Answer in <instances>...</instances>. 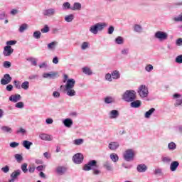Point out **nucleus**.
I'll list each match as a JSON object with an SVG mask.
<instances>
[{"mask_svg":"<svg viewBox=\"0 0 182 182\" xmlns=\"http://www.w3.org/2000/svg\"><path fill=\"white\" fill-rule=\"evenodd\" d=\"M63 82V83H65L64 85V92L65 95L69 96V97H73V96H76V90L74 89L75 85H76V80H75L73 78L69 79L68 75H64Z\"/></svg>","mask_w":182,"mask_h":182,"instance_id":"f257e3e1","label":"nucleus"},{"mask_svg":"<svg viewBox=\"0 0 182 182\" xmlns=\"http://www.w3.org/2000/svg\"><path fill=\"white\" fill-rule=\"evenodd\" d=\"M98 168L99 166L97 165V161L91 160L88 161L87 164L84 165L82 170H84V171H90V170H92L94 176H99L101 171L97 169Z\"/></svg>","mask_w":182,"mask_h":182,"instance_id":"f03ea898","label":"nucleus"},{"mask_svg":"<svg viewBox=\"0 0 182 182\" xmlns=\"http://www.w3.org/2000/svg\"><path fill=\"white\" fill-rule=\"evenodd\" d=\"M122 99L124 102L130 103V102H134L137 99V94L134 90H127L122 94Z\"/></svg>","mask_w":182,"mask_h":182,"instance_id":"7ed1b4c3","label":"nucleus"},{"mask_svg":"<svg viewBox=\"0 0 182 182\" xmlns=\"http://www.w3.org/2000/svg\"><path fill=\"white\" fill-rule=\"evenodd\" d=\"M107 26V24L106 23H97L91 26L89 31L92 35H97L99 32H102Z\"/></svg>","mask_w":182,"mask_h":182,"instance_id":"20e7f679","label":"nucleus"},{"mask_svg":"<svg viewBox=\"0 0 182 182\" xmlns=\"http://www.w3.org/2000/svg\"><path fill=\"white\" fill-rule=\"evenodd\" d=\"M134 156H136V151L133 149H127L124 154V160L125 161H133L134 160Z\"/></svg>","mask_w":182,"mask_h":182,"instance_id":"39448f33","label":"nucleus"},{"mask_svg":"<svg viewBox=\"0 0 182 182\" xmlns=\"http://www.w3.org/2000/svg\"><path fill=\"white\" fill-rule=\"evenodd\" d=\"M137 93L141 99H145L149 96V87L144 85H141L137 90Z\"/></svg>","mask_w":182,"mask_h":182,"instance_id":"423d86ee","label":"nucleus"},{"mask_svg":"<svg viewBox=\"0 0 182 182\" xmlns=\"http://www.w3.org/2000/svg\"><path fill=\"white\" fill-rule=\"evenodd\" d=\"M154 38H156V39H158L159 41H160V42H161L163 41H167L168 38V34H167V33L164 31H159L155 33Z\"/></svg>","mask_w":182,"mask_h":182,"instance_id":"0eeeda50","label":"nucleus"},{"mask_svg":"<svg viewBox=\"0 0 182 182\" xmlns=\"http://www.w3.org/2000/svg\"><path fill=\"white\" fill-rule=\"evenodd\" d=\"M43 16L47 18H51V16H55L56 15V9L55 8H48L43 11Z\"/></svg>","mask_w":182,"mask_h":182,"instance_id":"6e6552de","label":"nucleus"},{"mask_svg":"<svg viewBox=\"0 0 182 182\" xmlns=\"http://www.w3.org/2000/svg\"><path fill=\"white\" fill-rule=\"evenodd\" d=\"M173 99L176 100L174 106L175 107H182V95L181 94L175 93L173 95Z\"/></svg>","mask_w":182,"mask_h":182,"instance_id":"1a4fd4ad","label":"nucleus"},{"mask_svg":"<svg viewBox=\"0 0 182 182\" xmlns=\"http://www.w3.org/2000/svg\"><path fill=\"white\" fill-rule=\"evenodd\" d=\"M55 173L58 176H65V174L68 173V167L58 166L55 168Z\"/></svg>","mask_w":182,"mask_h":182,"instance_id":"9d476101","label":"nucleus"},{"mask_svg":"<svg viewBox=\"0 0 182 182\" xmlns=\"http://www.w3.org/2000/svg\"><path fill=\"white\" fill-rule=\"evenodd\" d=\"M73 161L75 164H80L83 162V155L81 153L75 154L73 157Z\"/></svg>","mask_w":182,"mask_h":182,"instance_id":"9b49d317","label":"nucleus"},{"mask_svg":"<svg viewBox=\"0 0 182 182\" xmlns=\"http://www.w3.org/2000/svg\"><path fill=\"white\" fill-rule=\"evenodd\" d=\"M11 82H12V77L9 74H5L1 80V85L5 86V85H9Z\"/></svg>","mask_w":182,"mask_h":182,"instance_id":"f8f14e48","label":"nucleus"},{"mask_svg":"<svg viewBox=\"0 0 182 182\" xmlns=\"http://www.w3.org/2000/svg\"><path fill=\"white\" fill-rule=\"evenodd\" d=\"M108 116L111 120H116L120 116V113L117 109H112L109 112Z\"/></svg>","mask_w":182,"mask_h":182,"instance_id":"ddd939ff","label":"nucleus"},{"mask_svg":"<svg viewBox=\"0 0 182 182\" xmlns=\"http://www.w3.org/2000/svg\"><path fill=\"white\" fill-rule=\"evenodd\" d=\"M14 53V48L11 46H6L4 47L3 50L4 56H11Z\"/></svg>","mask_w":182,"mask_h":182,"instance_id":"4468645a","label":"nucleus"},{"mask_svg":"<svg viewBox=\"0 0 182 182\" xmlns=\"http://www.w3.org/2000/svg\"><path fill=\"white\" fill-rule=\"evenodd\" d=\"M39 138L45 141H52L53 140V136L48 134H41Z\"/></svg>","mask_w":182,"mask_h":182,"instance_id":"2eb2a0df","label":"nucleus"},{"mask_svg":"<svg viewBox=\"0 0 182 182\" xmlns=\"http://www.w3.org/2000/svg\"><path fill=\"white\" fill-rule=\"evenodd\" d=\"M63 124H64L65 127L70 129L73 126V120L70 118H66L63 120Z\"/></svg>","mask_w":182,"mask_h":182,"instance_id":"dca6fc26","label":"nucleus"},{"mask_svg":"<svg viewBox=\"0 0 182 182\" xmlns=\"http://www.w3.org/2000/svg\"><path fill=\"white\" fill-rule=\"evenodd\" d=\"M138 173H146L147 171V166L144 164H140L136 166Z\"/></svg>","mask_w":182,"mask_h":182,"instance_id":"f3484780","label":"nucleus"},{"mask_svg":"<svg viewBox=\"0 0 182 182\" xmlns=\"http://www.w3.org/2000/svg\"><path fill=\"white\" fill-rule=\"evenodd\" d=\"M22 99V97L19 94H16L14 95H11L9 97L10 102H13L14 103H16L17 102H19Z\"/></svg>","mask_w":182,"mask_h":182,"instance_id":"a211bd4d","label":"nucleus"},{"mask_svg":"<svg viewBox=\"0 0 182 182\" xmlns=\"http://www.w3.org/2000/svg\"><path fill=\"white\" fill-rule=\"evenodd\" d=\"M119 142L117 141H112L108 145V149H109V150H117V149H119Z\"/></svg>","mask_w":182,"mask_h":182,"instance_id":"6ab92c4d","label":"nucleus"},{"mask_svg":"<svg viewBox=\"0 0 182 182\" xmlns=\"http://www.w3.org/2000/svg\"><path fill=\"white\" fill-rule=\"evenodd\" d=\"M130 103L131 107H133L134 109H138V107H140L141 106V101L139 100H135L132 102H130Z\"/></svg>","mask_w":182,"mask_h":182,"instance_id":"aec40b11","label":"nucleus"},{"mask_svg":"<svg viewBox=\"0 0 182 182\" xmlns=\"http://www.w3.org/2000/svg\"><path fill=\"white\" fill-rule=\"evenodd\" d=\"M178 166H180V163L178 161H172L170 165L171 171H176L177 168H178Z\"/></svg>","mask_w":182,"mask_h":182,"instance_id":"412c9836","label":"nucleus"},{"mask_svg":"<svg viewBox=\"0 0 182 182\" xmlns=\"http://www.w3.org/2000/svg\"><path fill=\"white\" fill-rule=\"evenodd\" d=\"M104 102L106 105H112L116 103V99L112 96H108L105 98Z\"/></svg>","mask_w":182,"mask_h":182,"instance_id":"4be33fe9","label":"nucleus"},{"mask_svg":"<svg viewBox=\"0 0 182 182\" xmlns=\"http://www.w3.org/2000/svg\"><path fill=\"white\" fill-rule=\"evenodd\" d=\"M56 46H58V42L53 41L47 45V49L48 50L53 51L55 49H56Z\"/></svg>","mask_w":182,"mask_h":182,"instance_id":"5701e85b","label":"nucleus"},{"mask_svg":"<svg viewBox=\"0 0 182 182\" xmlns=\"http://www.w3.org/2000/svg\"><path fill=\"white\" fill-rule=\"evenodd\" d=\"M82 4L80 2H75L73 6L71 7V11H81Z\"/></svg>","mask_w":182,"mask_h":182,"instance_id":"b1692460","label":"nucleus"},{"mask_svg":"<svg viewBox=\"0 0 182 182\" xmlns=\"http://www.w3.org/2000/svg\"><path fill=\"white\" fill-rule=\"evenodd\" d=\"M161 161L164 164H170L173 161V159L170 156H165L161 157Z\"/></svg>","mask_w":182,"mask_h":182,"instance_id":"393cba45","label":"nucleus"},{"mask_svg":"<svg viewBox=\"0 0 182 182\" xmlns=\"http://www.w3.org/2000/svg\"><path fill=\"white\" fill-rule=\"evenodd\" d=\"M103 166L108 171H113V166L110 162H109V161H105Z\"/></svg>","mask_w":182,"mask_h":182,"instance_id":"a878e982","label":"nucleus"},{"mask_svg":"<svg viewBox=\"0 0 182 182\" xmlns=\"http://www.w3.org/2000/svg\"><path fill=\"white\" fill-rule=\"evenodd\" d=\"M111 75L112 76V79H114V80H117L120 77V72H119V70H117L112 71L111 73Z\"/></svg>","mask_w":182,"mask_h":182,"instance_id":"bb28decb","label":"nucleus"},{"mask_svg":"<svg viewBox=\"0 0 182 182\" xmlns=\"http://www.w3.org/2000/svg\"><path fill=\"white\" fill-rule=\"evenodd\" d=\"M134 32L141 33V32H143V27L141 25L135 24L134 26Z\"/></svg>","mask_w":182,"mask_h":182,"instance_id":"cd10ccee","label":"nucleus"},{"mask_svg":"<svg viewBox=\"0 0 182 182\" xmlns=\"http://www.w3.org/2000/svg\"><path fill=\"white\" fill-rule=\"evenodd\" d=\"M32 144H33L28 140L23 141V143H22V145L25 149H26V150H29Z\"/></svg>","mask_w":182,"mask_h":182,"instance_id":"c85d7f7f","label":"nucleus"},{"mask_svg":"<svg viewBox=\"0 0 182 182\" xmlns=\"http://www.w3.org/2000/svg\"><path fill=\"white\" fill-rule=\"evenodd\" d=\"M154 112H156V109L151 108L149 111H147L145 113L144 117L146 119H150V117L151 116V114H153L154 113Z\"/></svg>","mask_w":182,"mask_h":182,"instance_id":"c756f323","label":"nucleus"},{"mask_svg":"<svg viewBox=\"0 0 182 182\" xmlns=\"http://www.w3.org/2000/svg\"><path fill=\"white\" fill-rule=\"evenodd\" d=\"M109 157L113 163H117V161H119V156L117 154L112 153L110 154Z\"/></svg>","mask_w":182,"mask_h":182,"instance_id":"7c9ffc66","label":"nucleus"},{"mask_svg":"<svg viewBox=\"0 0 182 182\" xmlns=\"http://www.w3.org/2000/svg\"><path fill=\"white\" fill-rule=\"evenodd\" d=\"M82 72L83 73H85V75H87L88 76H90L93 74L92 70H90V68H89L88 67L82 68Z\"/></svg>","mask_w":182,"mask_h":182,"instance_id":"2f4dec72","label":"nucleus"},{"mask_svg":"<svg viewBox=\"0 0 182 182\" xmlns=\"http://www.w3.org/2000/svg\"><path fill=\"white\" fill-rule=\"evenodd\" d=\"M63 11H68L69 9H72V7L70 6V3L66 1L63 4L62 6Z\"/></svg>","mask_w":182,"mask_h":182,"instance_id":"473e14b6","label":"nucleus"},{"mask_svg":"<svg viewBox=\"0 0 182 182\" xmlns=\"http://www.w3.org/2000/svg\"><path fill=\"white\" fill-rule=\"evenodd\" d=\"M28 28V24L23 23L21 26H20L18 28V32H20V33H23V32H25V31H26Z\"/></svg>","mask_w":182,"mask_h":182,"instance_id":"72a5a7b5","label":"nucleus"},{"mask_svg":"<svg viewBox=\"0 0 182 182\" xmlns=\"http://www.w3.org/2000/svg\"><path fill=\"white\" fill-rule=\"evenodd\" d=\"M1 130L4 132V133H12V128L8 126H3L1 127Z\"/></svg>","mask_w":182,"mask_h":182,"instance_id":"f704fd0d","label":"nucleus"},{"mask_svg":"<svg viewBox=\"0 0 182 182\" xmlns=\"http://www.w3.org/2000/svg\"><path fill=\"white\" fill-rule=\"evenodd\" d=\"M115 43H117V45H123V43H124V39H123L122 36H118L115 38Z\"/></svg>","mask_w":182,"mask_h":182,"instance_id":"c9c22d12","label":"nucleus"},{"mask_svg":"<svg viewBox=\"0 0 182 182\" xmlns=\"http://www.w3.org/2000/svg\"><path fill=\"white\" fill-rule=\"evenodd\" d=\"M18 176H21V170L18 169L16 171H14L11 174V178H16L18 177Z\"/></svg>","mask_w":182,"mask_h":182,"instance_id":"e433bc0d","label":"nucleus"},{"mask_svg":"<svg viewBox=\"0 0 182 182\" xmlns=\"http://www.w3.org/2000/svg\"><path fill=\"white\" fill-rule=\"evenodd\" d=\"M168 150H171V151L176 150V149H177V145L173 141H171L168 144Z\"/></svg>","mask_w":182,"mask_h":182,"instance_id":"4c0bfd02","label":"nucleus"},{"mask_svg":"<svg viewBox=\"0 0 182 182\" xmlns=\"http://www.w3.org/2000/svg\"><path fill=\"white\" fill-rule=\"evenodd\" d=\"M75 19V16L73 14H70L65 16V22H72Z\"/></svg>","mask_w":182,"mask_h":182,"instance_id":"58836bf2","label":"nucleus"},{"mask_svg":"<svg viewBox=\"0 0 182 182\" xmlns=\"http://www.w3.org/2000/svg\"><path fill=\"white\" fill-rule=\"evenodd\" d=\"M21 89H24V90H28L29 89V82L25 81L21 85Z\"/></svg>","mask_w":182,"mask_h":182,"instance_id":"ea45409f","label":"nucleus"},{"mask_svg":"<svg viewBox=\"0 0 182 182\" xmlns=\"http://www.w3.org/2000/svg\"><path fill=\"white\" fill-rule=\"evenodd\" d=\"M26 60L28 62H31V65H33V66H37V65H38V63H36V59L33 58L32 57L27 58Z\"/></svg>","mask_w":182,"mask_h":182,"instance_id":"a19ab883","label":"nucleus"},{"mask_svg":"<svg viewBox=\"0 0 182 182\" xmlns=\"http://www.w3.org/2000/svg\"><path fill=\"white\" fill-rule=\"evenodd\" d=\"M42 35V33L39 31H36L33 33V36L35 39H41V36Z\"/></svg>","mask_w":182,"mask_h":182,"instance_id":"79ce46f5","label":"nucleus"},{"mask_svg":"<svg viewBox=\"0 0 182 182\" xmlns=\"http://www.w3.org/2000/svg\"><path fill=\"white\" fill-rule=\"evenodd\" d=\"M73 144L75 146H80V144H83V139H77L73 141Z\"/></svg>","mask_w":182,"mask_h":182,"instance_id":"37998d69","label":"nucleus"},{"mask_svg":"<svg viewBox=\"0 0 182 182\" xmlns=\"http://www.w3.org/2000/svg\"><path fill=\"white\" fill-rule=\"evenodd\" d=\"M90 46V44H89V42H83L81 45V49L82 50H85V49H87V48H89Z\"/></svg>","mask_w":182,"mask_h":182,"instance_id":"c03bdc74","label":"nucleus"},{"mask_svg":"<svg viewBox=\"0 0 182 182\" xmlns=\"http://www.w3.org/2000/svg\"><path fill=\"white\" fill-rule=\"evenodd\" d=\"M105 80H107V82H113V77L112 76V74L107 73L105 75Z\"/></svg>","mask_w":182,"mask_h":182,"instance_id":"a18cd8bd","label":"nucleus"},{"mask_svg":"<svg viewBox=\"0 0 182 182\" xmlns=\"http://www.w3.org/2000/svg\"><path fill=\"white\" fill-rule=\"evenodd\" d=\"M21 170L23 173H28V164L24 163L21 165Z\"/></svg>","mask_w":182,"mask_h":182,"instance_id":"49530a36","label":"nucleus"},{"mask_svg":"<svg viewBox=\"0 0 182 182\" xmlns=\"http://www.w3.org/2000/svg\"><path fill=\"white\" fill-rule=\"evenodd\" d=\"M16 161H18V163H21V161H22V160H23V158L22 157V155L19 154H16L14 156Z\"/></svg>","mask_w":182,"mask_h":182,"instance_id":"de8ad7c7","label":"nucleus"},{"mask_svg":"<svg viewBox=\"0 0 182 182\" xmlns=\"http://www.w3.org/2000/svg\"><path fill=\"white\" fill-rule=\"evenodd\" d=\"M24 106L25 105L23 102H18L15 105V107H16V109H23Z\"/></svg>","mask_w":182,"mask_h":182,"instance_id":"09e8293b","label":"nucleus"},{"mask_svg":"<svg viewBox=\"0 0 182 182\" xmlns=\"http://www.w3.org/2000/svg\"><path fill=\"white\" fill-rule=\"evenodd\" d=\"M153 69H154V68L153 67V65H151V64H148L145 67V70L146 72H151V70H153Z\"/></svg>","mask_w":182,"mask_h":182,"instance_id":"8fccbe9b","label":"nucleus"},{"mask_svg":"<svg viewBox=\"0 0 182 182\" xmlns=\"http://www.w3.org/2000/svg\"><path fill=\"white\" fill-rule=\"evenodd\" d=\"M53 76H55V73H44L43 75V77H44V79H48V77H50V79H51Z\"/></svg>","mask_w":182,"mask_h":182,"instance_id":"3c124183","label":"nucleus"},{"mask_svg":"<svg viewBox=\"0 0 182 182\" xmlns=\"http://www.w3.org/2000/svg\"><path fill=\"white\" fill-rule=\"evenodd\" d=\"M53 97H55V99H59V97H60V92L58 91H54L53 92Z\"/></svg>","mask_w":182,"mask_h":182,"instance_id":"603ef678","label":"nucleus"},{"mask_svg":"<svg viewBox=\"0 0 182 182\" xmlns=\"http://www.w3.org/2000/svg\"><path fill=\"white\" fill-rule=\"evenodd\" d=\"M1 171L3 173H5L6 174L7 173H9V166L8 165H6L4 167L1 168Z\"/></svg>","mask_w":182,"mask_h":182,"instance_id":"864d4df0","label":"nucleus"},{"mask_svg":"<svg viewBox=\"0 0 182 182\" xmlns=\"http://www.w3.org/2000/svg\"><path fill=\"white\" fill-rule=\"evenodd\" d=\"M35 170H36V166H35V165L28 166L29 173H35Z\"/></svg>","mask_w":182,"mask_h":182,"instance_id":"5fc2aeb1","label":"nucleus"},{"mask_svg":"<svg viewBox=\"0 0 182 182\" xmlns=\"http://www.w3.org/2000/svg\"><path fill=\"white\" fill-rule=\"evenodd\" d=\"M175 62L176 63H182V55H178L175 59Z\"/></svg>","mask_w":182,"mask_h":182,"instance_id":"6e6d98bb","label":"nucleus"},{"mask_svg":"<svg viewBox=\"0 0 182 182\" xmlns=\"http://www.w3.org/2000/svg\"><path fill=\"white\" fill-rule=\"evenodd\" d=\"M114 32V27L111 26L108 28V35H112Z\"/></svg>","mask_w":182,"mask_h":182,"instance_id":"4d7b16f0","label":"nucleus"},{"mask_svg":"<svg viewBox=\"0 0 182 182\" xmlns=\"http://www.w3.org/2000/svg\"><path fill=\"white\" fill-rule=\"evenodd\" d=\"M18 146H19V143L14 141L10 143V147H11L12 149H15L16 147H18Z\"/></svg>","mask_w":182,"mask_h":182,"instance_id":"13d9d810","label":"nucleus"},{"mask_svg":"<svg viewBox=\"0 0 182 182\" xmlns=\"http://www.w3.org/2000/svg\"><path fill=\"white\" fill-rule=\"evenodd\" d=\"M4 68H6V69H9V68H11V62L9 61H5L3 64Z\"/></svg>","mask_w":182,"mask_h":182,"instance_id":"bf43d9fd","label":"nucleus"},{"mask_svg":"<svg viewBox=\"0 0 182 182\" xmlns=\"http://www.w3.org/2000/svg\"><path fill=\"white\" fill-rule=\"evenodd\" d=\"M42 33H48L49 32V27L48 26H45L44 28L41 29Z\"/></svg>","mask_w":182,"mask_h":182,"instance_id":"052dcab7","label":"nucleus"},{"mask_svg":"<svg viewBox=\"0 0 182 182\" xmlns=\"http://www.w3.org/2000/svg\"><path fill=\"white\" fill-rule=\"evenodd\" d=\"M176 46H182V38H179L176 41Z\"/></svg>","mask_w":182,"mask_h":182,"instance_id":"680f3d73","label":"nucleus"},{"mask_svg":"<svg viewBox=\"0 0 182 182\" xmlns=\"http://www.w3.org/2000/svg\"><path fill=\"white\" fill-rule=\"evenodd\" d=\"M122 55H129V48H124L121 50Z\"/></svg>","mask_w":182,"mask_h":182,"instance_id":"e2e57ef3","label":"nucleus"},{"mask_svg":"<svg viewBox=\"0 0 182 182\" xmlns=\"http://www.w3.org/2000/svg\"><path fill=\"white\" fill-rule=\"evenodd\" d=\"M6 45H7V46L16 45V41H9L6 42Z\"/></svg>","mask_w":182,"mask_h":182,"instance_id":"0e129e2a","label":"nucleus"},{"mask_svg":"<svg viewBox=\"0 0 182 182\" xmlns=\"http://www.w3.org/2000/svg\"><path fill=\"white\" fill-rule=\"evenodd\" d=\"M14 86L16 89H21V83H19V81L14 80Z\"/></svg>","mask_w":182,"mask_h":182,"instance_id":"69168bd1","label":"nucleus"},{"mask_svg":"<svg viewBox=\"0 0 182 182\" xmlns=\"http://www.w3.org/2000/svg\"><path fill=\"white\" fill-rule=\"evenodd\" d=\"M46 124H53V119L52 118H47L46 119Z\"/></svg>","mask_w":182,"mask_h":182,"instance_id":"338daca9","label":"nucleus"},{"mask_svg":"<svg viewBox=\"0 0 182 182\" xmlns=\"http://www.w3.org/2000/svg\"><path fill=\"white\" fill-rule=\"evenodd\" d=\"M162 171H163L160 168H156L155 171H154V174L156 176H157V174H161Z\"/></svg>","mask_w":182,"mask_h":182,"instance_id":"774afa93","label":"nucleus"}]
</instances>
